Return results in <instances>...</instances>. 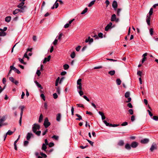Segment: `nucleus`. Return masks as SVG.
<instances>
[{"label": "nucleus", "mask_w": 158, "mask_h": 158, "mask_svg": "<svg viewBox=\"0 0 158 158\" xmlns=\"http://www.w3.org/2000/svg\"><path fill=\"white\" fill-rule=\"evenodd\" d=\"M153 9L152 8H151L149 10L148 14L147 15V17L146 19V21L147 23V24L148 26H150V21L151 18V16L153 14Z\"/></svg>", "instance_id": "f257e3e1"}, {"label": "nucleus", "mask_w": 158, "mask_h": 158, "mask_svg": "<svg viewBox=\"0 0 158 158\" xmlns=\"http://www.w3.org/2000/svg\"><path fill=\"white\" fill-rule=\"evenodd\" d=\"M40 126L39 125L36 123H35L33 124L32 127V130L33 132H35L37 130H39L40 129Z\"/></svg>", "instance_id": "f03ea898"}, {"label": "nucleus", "mask_w": 158, "mask_h": 158, "mask_svg": "<svg viewBox=\"0 0 158 158\" xmlns=\"http://www.w3.org/2000/svg\"><path fill=\"white\" fill-rule=\"evenodd\" d=\"M157 149V145L155 143H153L151 148H150V151L152 152L154 150H156Z\"/></svg>", "instance_id": "7ed1b4c3"}, {"label": "nucleus", "mask_w": 158, "mask_h": 158, "mask_svg": "<svg viewBox=\"0 0 158 158\" xmlns=\"http://www.w3.org/2000/svg\"><path fill=\"white\" fill-rule=\"evenodd\" d=\"M50 125V123L48 121V120L47 118H46L45 119L44 123V125L45 128H47Z\"/></svg>", "instance_id": "20e7f679"}, {"label": "nucleus", "mask_w": 158, "mask_h": 158, "mask_svg": "<svg viewBox=\"0 0 158 158\" xmlns=\"http://www.w3.org/2000/svg\"><path fill=\"white\" fill-rule=\"evenodd\" d=\"M81 81L82 80L81 79H79L77 81V85H78V86H77V88L80 90L82 89V86L81 84Z\"/></svg>", "instance_id": "39448f33"}, {"label": "nucleus", "mask_w": 158, "mask_h": 158, "mask_svg": "<svg viewBox=\"0 0 158 158\" xmlns=\"http://www.w3.org/2000/svg\"><path fill=\"white\" fill-rule=\"evenodd\" d=\"M6 119L5 116H3L2 117H0V127L3 125L2 123L5 121Z\"/></svg>", "instance_id": "423d86ee"}, {"label": "nucleus", "mask_w": 158, "mask_h": 158, "mask_svg": "<svg viewBox=\"0 0 158 158\" xmlns=\"http://www.w3.org/2000/svg\"><path fill=\"white\" fill-rule=\"evenodd\" d=\"M118 19H117L116 17V15L114 14L111 17V21H116V22L118 21Z\"/></svg>", "instance_id": "0eeeda50"}, {"label": "nucleus", "mask_w": 158, "mask_h": 158, "mask_svg": "<svg viewBox=\"0 0 158 158\" xmlns=\"http://www.w3.org/2000/svg\"><path fill=\"white\" fill-rule=\"evenodd\" d=\"M10 68L11 69L14 70L15 72L17 73L18 74H20V71L18 69L13 67V66H10Z\"/></svg>", "instance_id": "6e6552de"}, {"label": "nucleus", "mask_w": 158, "mask_h": 158, "mask_svg": "<svg viewBox=\"0 0 158 158\" xmlns=\"http://www.w3.org/2000/svg\"><path fill=\"white\" fill-rule=\"evenodd\" d=\"M93 38H91L90 36L88 37L87 39H86L85 40V42L86 43L89 42V44H90L91 43L93 42Z\"/></svg>", "instance_id": "1a4fd4ad"}, {"label": "nucleus", "mask_w": 158, "mask_h": 158, "mask_svg": "<svg viewBox=\"0 0 158 158\" xmlns=\"http://www.w3.org/2000/svg\"><path fill=\"white\" fill-rule=\"evenodd\" d=\"M112 6L114 10H116L118 6L117 3L115 1H114L112 3Z\"/></svg>", "instance_id": "9d476101"}, {"label": "nucleus", "mask_w": 158, "mask_h": 158, "mask_svg": "<svg viewBox=\"0 0 158 158\" xmlns=\"http://www.w3.org/2000/svg\"><path fill=\"white\" fill-rule=\"evenodd\" d=\"M112 24L111 22L109 23L106 27L105 28V31H108L110 28Z\"/></svg>", "instance_id": "9b49d317"}, {"label": "nucleus", "mask_w": 158, "mask_h": 158, "mask_svg": "<svg viewBox=\"0 0 158 158\" xmlns=\"http://www.w3.org/2000/svg\"><path fill=\"white\" fill-rule=\"evenodd\" d=\"M138 143L136 142H133L131 144V146L133 148H136L138 145Z\"/></svg>", "instance_id": "f8f14e48"}, {"label": "nucleus", "mask_w": 158, "mask_h": 158, "mask_svg": "<svg viewBox=\"0 0 158 158\" xmlns=\"http://www.w3.org/2000/svg\"><path fill=\"white\" fill-rule=\"evenodd\" d=\"M149 142V139H148L145 138L141 140L140 142L142 143L145 144Z\"/></svg>", "instance_id": "ddd939ff"}, {"label": "nucleus", "mask_w": 158, "mask_h": 158, "mask_svg": "<svg viewBox=\"0 0 158 158\" xmlns=\"http://www.w3.org/2000/svg\"><path fill=\"white\" fill-rule=\"evenodd\" d=\"M61 118V115L60 113H59L56 115V120L57 121H60Z\"/></svg>", "instance_id": "4468645a"}, {"label": "nucleus", "mask_w": 158, "mask_h": 158, "mask_svg": "<svg viewBox=\"0 0 158 158\" xmlns=\"http://www.w3.org/2000/svg\"><path fill=\"white\" fill-rule=\"evenodd\" d=\"M131 145H130L128 143H127L125 145V148L128 150H130L131 149Z\"/></svg>", "instance_id": "2eb2a0df"}, {"label": "nucleus", "mask_w": 158, "mask_h": 158, "mask_svg": "<svg viewBox=\"0 0 158 158\" xmlns=\"http://www.w3.org/2000/svg\"><path fill=\"white\" fill-rule=\"evenodd\" d=\"M33 134L31 133H28L27 136V140H29L31 137V136H32Z\"/></svg>", "instance_id": "dca6fc26"}, {"label": "nucleus", "mask_w": 158, "mask_h": 158, "mask_svg": "<svg viewBox=\"0 0 158 158\" xmlns=\"http://www.w3.org/2000/svg\"><path fill=\"white\" fill-rule=\"evenodd\" d=\"M6 33L2 31H0V36H4L6 35Z\"/></svg>", "instance_id": "f3484780"}, {"label": "nucleus", "mask_w": 158, "mask_h": 158, "mask_svg": "<svg viewBox=\"0 0 158 158\" xmlns=\"http://www.w3.org/2000/svg\"><path fill=\"white\" fill-rule=\"evenodd\" d=\"M19 9H17L13 11V14L15 15L19 12Z\"/></svg>", "instance_id": "a211bd4d"}, {"label": "nucleus", "mask_w": 158, "mask_h": 158, "mask_svg": "<svg viewBox=\"0 0 158 158\" xmlns=\"http://www.w3.org/2000/svg\"><path fill=\"white\" fill-rule=\"evenodd\" d=\"M26 8L25 6H24L23 7L20 8V9H19V12H24L25 11V9Z\"/></svg>", "instance_id": "6ab92c4d"}, {"label": "nucleus", "mask_w": 158, "mask_h": 158, "mask_svg": "<svg viewBox=\"0 0 158 158\" xmlns=\"http://www.w3.org/2000/svg\"><path fill=\"white\" fill-rule=\"evenodd\" d=\"M11 19V17L10 16H7L5 18V21L7 22H9L10 21Z\"/></svg>", "instance_id": "aec40b11"}, {"label": "nucleus", "mask_w": 158, "mask_h": 158, "mask_svg": "<svg viewBox=\"0 0 158 158\" xmlns=\"http://www.w3.org/2000/svg\"><path fill=\"white\" fill-rule=\"evenodd\" d=\"M76 115L77 117H78V118H76V120H79L80 121V120L82 119V117L79 114H76Z\"/></svg>", "instance_id": "412c9836"}, {"label": "nucleus", "mask_w": 158, "mask_h": 158, "mask_svg": "<svg viewBox=\"0 0 158 158\" xmlns=\"http://www.w3.org/2000/svg\"><path fill=\"white\" fill-rule=\"evenodd\" d=\"M124 144V142L122 140H120L118 143V145L121 146H123Z\"/></svg>", "instance_id": "4be33fe9"}, {"label": "nucleus", "mask_w": 158, "mask_h": 158, "mask_svg": "<svg viewBox=\"0 0 158 158\" xmlns=\"http://www.w3.org/2000/svg\"><path fill=\"white\" fill-rule=\"evenodd\" d=\"M24 2H22L18 5L17 7L19 8L22 7L24 6Z\"/></svg>", "instance_id": "5701e85b"}, {"label": "nucleus", "mask_w": 158, "mask_h": 158, "mask_svg": "<svg viewBox=\"0 0 158 158\" xmlns=\"http://www.w3.org/2000/svg\"><path fill=\"white\" fill-rule=\"evenodd\" d=\"M46 144L44 143H43L42 145V150L45 151L47 149V147Z\"/></svg>", "instance_id": "b1692460"}, {"label": "nucleus", "mask_w": 158, "mask_h": 158, "mask_svg": "<svg viewBox=\"0 0 158 158\" xmlns=\"http://www.w3.org/2000/svg\"><path fill=\"white\" fill-rule=\"evenodd\" d=\"M95 2V0H94L93 1H92L91 2L89 3V4L88 5V6L89 7H91L92 6L94 3Z\"/></svg>", "instance_id": "393cba45"}, {"label": "nucleus", "mask_w": 158, "mask_h": 158, "mask_svg": "<svg viewBox=\"0 0 158 158\" xmlns=\"http://www.w3.org/2000/svg\"><path fill=\"white\" fill-rule=\"evenodd\" d=\"M35 84L39 88H40L41 89H42V86L40 84H39V83L37 81H35Z\"/></svg>", "instance_id": "a878e982"}, {"label": "nucleus", "mask_w": 158, "mask_h": 158, "mask_svg": "<svg viewBox=\"0 0 158 158\" xmlns=\"http://www.w3.org/2000/svg\"><path fill=\"white\" fill-rule=\"evenodd\" d=\"M116 82L118 85H120L121 84V81L119 78H118L116 80Z\"/></svg>", "instance_id": "bb28decb"}, {"label": "nucleus", "mask_w": 158, "mask_h": 158, "mask_svg": "<svg viewBox=\"0 0 158 158\" xmlns=\"http://www.w3.org/2000/svg\"><path fill=\"white\" fill-rule=\"evenodd\" d=\"M91 36L95 38V39H98V37L96 34L92 33L91 34Z\"/></svg>", "instance_id": "cd10ccee"}, {"label": "nucleus", "mask_w": 158, "mask_h": 158, "mask_svg": "<svg viewBox=\"0 0 158 158\" xmlns=\"http://www.w3.org/2000/svg\"><path fill=\"white\" fill-rule=\"evenodd\" d=\"M115 73V71L114 70L110 71L108 72V73L111 76L114 75Z\"/></svg>", "instance_id": "c85d7f7f"}, {"label": "nucleus", "mask_w": 158, "mask_h": 158, "mask_svg": "<svg viewBox=\"0 0 158 158\" xmlns=\"http://www.w3.org/2000/svg\"><path fill=\"white\" fill-rule=\"evenodd\" d=\"M52 138L54 139L57 140L58 139L59 136H58L54 135L52 137Z\"/></svg>", "instance_id": "c756f323"}, {"label": "nucleus", "mask_w": 158, "mask_h": 158, "mask_svg": "<svg viewBox=\"0 0 158 158\" xmlns=\"http://www.w3.org/2000/svg\"><path fill=\"white\" fill-rule=\"evenodd\" d=\"M34 133H35V134L37 136H39L40 135L41 131H36L35 132H34Z\"/></svg>", "instance_id": "7c9ffc66"}, {"label": "nucleus", "mask_w": 158, "mask_h": 158, "mask_svg": "<svg viewBox=\"0 0 158 158\" xmlns=\"http://www.w3.org/2000/svg\"><path fill=\"white\" fill-rule=\"evenodd\" d=\"M63 67L65 70H67L69 68V66L67 64H65L63 65Z\"/></svg>", "instance_id": "2f4dec72"}, {"label": "nucleus", "mask_w": 158, "mask_h": 158, "mask_svg": "<svg viewBox=\"0 0 158 158\" xmlns=\"http://www.w3.org/2000/svg\"><path fill=\"white\" fill-rule=\"evenodd\" d=\"M88 8L86 7L85 8V9L81 13V14H85V13H86L87 11V10H88Z\"/></svg>", "instance_id": "473e14b6"}, {"label": "nucleus", "mask_w": 158, "mask_h": 158, "mask_svg": "<svg viewBox=\"0 0 158 158\" xmlns=\"http://www.w3.org/2000/svg\"><path fill=\"white\" fill-rule=\"evenodd\" d=\"M43 119V116L42 114H41L39 117V122L40 123L41 122Z\"/></svg>", "instance_id": "72a5a7b5"}, {"label": "nucleus", "mask_w": 158, "mask_h": 158, "mask_svg": "<svg viewBox=\"0 0 158 158\" xmlns=\"http://www.w3.org/2000/svg\"><path fill=\"white\" fill-rule=\"evenodd\" d=\"M130 95V93L129 92H127L125 95V97L126 98H128Z\"/></svg>", "instance_id": "f704fd0d"}, {"label": "nucleus", "mask_w": 158, "mask_h": 158, "mask_svg": "<svg viewBox=\"0 0 158 158\" xmlns=\"http://www.w3.org/2000/svg\"><path fill=\"white\" fill-rule=\"evenodd\" d=\"M13 133V132L9 130L7 132L6 135H11Z\"/></svg>", "instance_id": "c9c22d12"}, {"label": "nucleus", "mask_w": 158, "mask_h": 158, "mask_svg": "<svg viewBox=\"0 0 158 158\" xmlns=\"http://www.w3.org/2000/svg\"><path fill=\"white\" fill-rule=\"evenodd\" d=\"M60 80V77H58L56 79V81L55 85L57 86L58 85V83Z\"/></svg>", "instance_id": "e433bc0d"}, {"label": "nucleus", "mask_w": 158, "mask_h": 158, "mask_svg": "<svg viewBox=\"0 0 158 158\" xmlns=\"http://www.w3.org/2000/svg\"><path fill=\"white\" fill-rule=\"evenodd\" d=\"M153 29L152 28H151L149 30V32L150 34L152 35L153 34Z\"/></svg>", "instance_id": "4c0bfd02"}, {"label": "nucleus", "mask_w": 158, "mask_h": 158, "mask_svg": "<svg viewBox=\"0 0 158 158\" xmlns=\"http://www.w3.org/2000/svg\"><path fill=\"white\" fill-rule=\"evenodd\" d=\"M71 57L72 58H73L75 57V54L74 52H73L71 54Z\"/></svg>", "instance_id": "58836bf2"}, {"label": "nucleus", "mask_w": 158, "mask_h": 158, "mask_svg": "<svg viewBox=\"0 0 158 158\" xmlns=\"http://www.w3.org/2000/svg\"><path fill=\"white\" fill-rule=\"evenodd\" d=\"M19 61L23 64H25V63L24 62L23 60V59H22L20 58H19Z\"/></svg>", "instance_id": "ea45409f"}, {"label": "nucleus", "mask_w": 158, "mask_h": 158, "mask_svg": "<svg viewBox=\"0 0 158 158\" xmlns=\"http://www.w3.org/2000/svg\"><path fill=\"white\" fill-rule=\"evenodd\" d=\"M98 37H99L100 38H102L103 37V34L101 32H100L98 33Z\"/></svg>", "instance_id": "a19ab883"}, {"label": "nucleus", "mask_w": 158, "mask_h": 158, "mask_svg": "<svg viewBox=\"0 0 158 158\" xmlns=\"http://www.w3.org/2000/svg\"><path fill=\"white\" fill-rule=\"evenodd\" d=\"M44 107L45 109L47 110V103L46 102H45L44 104Z\"/></svg>", "instance_id": "79ce46f5"}, {"label": "nucleus", "mask_w": 158, "mask_h": 158, "mask_svg": "<svg viewBox=\"0 0 158 158\" xmlns=\"http://www.w3.org/2000/svg\"><path fill=\"white\" fill-rule=\"evenodd\" d=\"M86 140L87 141L91 144V146H93V144H94V142L88 139H86Z\"/></svg>", "instance_id": "37998d69"}, {"label": "nucleus", "mask_w": 158, "mask_h": 158, "mask_svg": "<svg viewBox=\"0 0 158 158\" xmlns=\"http://www.w3.org/2000/svg\"><path fill=\"white\" fill-rule=\"evenodd\" d=\"M127 125H128V123L126 122H124L123 123L121 124V125L122 126H126Z\"/></svg>", "instance_id": "c03bdc74"}, {"label": "nucleus", "mask_w": 158, "mask_h": 158, "mask_svg": "<svg viewBox=\"0 0 158 158\" xmlns=\"http://www.w3.org/2000/svg\"><path fill=\"white\" fill-rule=\"evenodd\" d=\"M142 73L140 71H138L137 73V74L139 75L140 77H141Z\"/></svg>", "instance_id": "a18cd8bd"}, {"label": "nucleus", "mask_w": 158, "mask_h": 158, "mask_svg": "<svg viewBox=\"0 0 158 158\" xmlns=\"http://www.w3.org/2000/svg\"><path fill=\"white\" fill-rule=\"evenodd\" d=\"M128 112L131 115H132L133 114V111L132 109H130L128 110Z\"/></svg>", "instance_id": "49530a36"}, {"label": "nucleus", "mask_w": 158, "mask_h": 158, "mask_svg": "<svg viewBox=\"0 0 158 158\" xmlns=\"http://www.w3.org/2000/svg\"><path fill=\"white\" fill-rule=\"evenodd\" d=\"M29 143V142L27 141H25L24 142V145L25 146H26Z\"/></svg>", "instance_id": "de8ad7c7"}, {"label": "nucleus", "mask_w": 158, "mask_h": 158, "mask_svg": "<svg viewBox=\"0 0 158 158\" xmlns=\"http://www.w3.org/2000/svg\"><path fill=\"white\" fill-rule=\"evenodd\" d=\"M40 154L41 156L44 157V158H46L47 157V155L44 153L41 152Z\"/></svg>", "instance_id": "09e8293b"}, {"label": "nucleus", "mask_w": 158, "mask_h": 158, "mask_svg": "<svg viewBox=\"0 0 158 158\" xmlns=\"http://www.w3.org/2000/svg\"><path fill=\"white\" fill-rule=\"evenodd\" d=\"M153 119L156 120L158 121V116H154L153 117Z\"/></svg>", "instance_id": "8fccbe9b"}, {"label": "nucleus", "mask_w": 158, "mask_h": 158, "mask_svg": "<svg viewBox=\"0 0 158 158\" xmlns=\"http://www.w3.org/2000/svg\"><path fill=\"white\" fill-rule=\"evenodd\" d=\"M10 80L12 82H14L15 81L14 79L12 77H10L9 78Z\"/></svg>", "instance_id": "3c124183"}, {"label": "nucleus", "mask_w": 158, "mask_h": 158, "mask_svg": "<svg viewBox=\"0 0 158 158\" xmlns=\"http://www.w3.org/2000/svg\"><path fill=\"white\" fill-rule=\"evenodd\" d=\"M54 143H53L50 142L48 144L49 146L50 147H52L54 146Z\"/></svg>", "instance_id": "603ef678"}, {"label": "nucleus", "mask_w": 158, "mask_h": 158, "mask_svg": "<svg viewBox=\"0 0 158 158\" xmlns=\"http://www.w3.org/2000/svg\"><path fill=\"white\" fill-rule=\"evenodd\" d=\"M53 95L54 99H56L57 98L58 95L56 93L54 94Z\"/></svg>", "instance_id": "864d4df0"}, {"label": "nucleus", "mask_w": 158, "mask_h": 158, "mask_svg": "<svg viewBox=\"0 0 158 158\" xmlns=\"http://www.w3.org/2000/svg\"><path fill=\"white\" fill-rule=\"evenodd\" d=\"M103 122L107 126H108L110 125V123H109L107 122L106 120L103 121Z\"/></svg>", "instance_id": "5fc2aeb1"}, {"label": "nucleus", "mask_w": 158, "mask_h": 158, "mask_svg": "<svg viewBox=\"0 0 158 158\" xmlns=\"http://www.w3.org/2000/svg\"><path fill=\"white\" fill-rule=\"evenodd\" d=\"M36 73L38 76H39L41 74V73L40 71V70H37Z\"/></svg>", "instance_id": "6e6d98bb"}, {"label": "nucleus", "mask_w": 158, "mask_h": 158, "mask_svg": "<svg viewBox=\"0 0 158 158\" xmlns=\"http://www.w3.org/2000/svg\"><path fill=\"white\" fill-rule=\"evenodd\" d=\"M121 9L119 8L118 9L117 11V15L118 16L119 15V13L121 11Z\"/></svg>", "instance_id": "4d7b16f0"}, {"label": "nucleus", "mask_w": 158, "mask_h": 158, "mask_svg": "<svg viewBox=\"0 0 158 158\" xmlns=\"http://www.w3.org/2000/svg\"><path fill=\"white\" fill-rule=\"evenodd\" d=\"M80 48L81 46H78L76 48V50L78 52L80 50Z\"/></svg>", "instance_id": "13d9d810"}, {"label": "nucleus", "mask_w": 158, "mask_h": 158, "mask_svg": "<svg viewBox=\"0 0 158 158\" xmlns=\"http://www.w3.org/2000/svg\"><path fill=\"white\" fill-rule=\"evenodd\" d=\"M62 35L63 34L62 33H60L59 35V36L58 37V39L59 40H61V37Z\"/></svg>", "instance_id": "bf43d9fd"}, {"label": "nucleus", "mask_w": 158, "mask_h": 158, "mask_svg": "<svg viewBox=\"0 0 158 158\" xmlns=\"http://www.w3.org/2000/svg\"><path fill=\"white\" fill-rule=\"evenodd\" d=\"M7 29V28L6 27H4L3 29L1 28L0 29V31H2L3 32L6 31Z\"/></svg>", "instance_id": "052dcab7"}, {"label": "nucleus", "mask_w": 158, "mask_h": 158, "mask_svg": "<svg viewBox=\"0 0 158 158\" xmlns=\"http://www.w3.org/2000/svg\"><path fill=\"white\" fill-rule=\"evenodd\" d=\"M71 114L72 115H74V109L73 107H72L71 108Z\"/></svg>", "instance_id": "680f3d73"}, {"label": "nucleus", "mask_w": 158, "mask_h": 158, "mask_svg": "<svg viewBox=\"0 0 158 158\" xmlns=\"http://www.w3.org/2000/svg\"><path fill=\"white\" fill-rule=\"evenodd\" d=\"M127 106L128 107H129V108H132L133 107L132 104L130 103H128L127 105Z\"/></svg>", "instance_id": "e2e57ef3"}, {"label": "nucleus", "mask_w": 158, "mask_h": 158, "mask_svg": "<svg viewBox=\"0 0 158 158\" xmlns=\"http://www.w3.org/2000/svg\"><path fill=\"white\" fill-rule=\"evenodd\" d=\"M105 3L106 5V7H107L110 4L108 0H106L105 1Z\"/></svg>", "instance_id": "0e129e2a"}, {"label": "nucleus", "mask_w": 158, "mask_h": 158, "mask_svg": "<svg viewBox=\"0 0 158 158\" xmlns=\"http://www.w3.org/2000/svg\"><path fill=\"white\" fill-rule=\"evenodd\" d=\"M2 82L4 84H5V83L6 82V79L5 78H3L2 79Z\"/></svg>", "instance_id": "69168bd1"}, {"label": "nucleus", "mask_w": 158, "mask_h": 158, "mask_svg": "<svg viewBox=\"0 0 158 158\" xmlns=\"http://www.w3.org/2000/svg\"><path fill=\"white\" fill-rule=\"evenodd\" d=\"M48 129H46L45 131H44L42 133V135H45L46 133L48 132Z\"/></svg>", "instance_id": "338daca9"}, {"label": "nucleus", "mask_w": 158, "mask_h": 158, "mask_svg": "<svg viewBox=\"0 0 158 158\" xmlns=\"http://www.w3.org/2000/svg\"><path fill=\"white\" fill-rule=\"evenodd\" d=\"M40 96L42 99H45V97L44 94H40Z\"/></svg>", "instance_id": "774afa93"}]
</instances>
